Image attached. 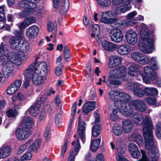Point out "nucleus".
Returning a JSON list of instances; mask_svg holds the SVG:
<instances>
[{
	"instance_id": "nucleus-1",
	"label": "nucleus",
	"mask_w": 161,
	"mask_h": 161,
	"mask_svg": "<svg viewBox=\"0 0 161 161\" xmlns=\"http://www.w3.org/2000/svg\"><path fill=\"white\" fill-rule=\"evenodd\" d=\"M47 71V64L40 62L30 65L24 71L23 75L25 80H31L34 84L38 86L36 91L38 92L42 88V85L46 79Z\"/></svg>"
},
{
	"instance_id": "nucleus-2",
	"label": "nucleus",
	"mask_w": 161,
	"mask_h": 161,
	"mask_svg": "<svg viewBox=\"0 0 161 161\" xmlns=\"http://www.w3.org/2000/svg\"><path fill=\"white\" fill-rule=\"evenodd\" d=\"M140 36L139 47L140 50L145 53H152L155 49L154 31H149L147 26L143 25L140 31Z\"/></svg>"
},
{
	"instance_id": "nucleus-3",
	"label": "nucleus",
	"mask_w": 161,
	"mask_h": 161,
	"mask_svg": "<svg viewBox=\"0 0 161 161\" xmlns=\"http://www.w3.org/2000/svg\"><path fill=\"white\" fill-rule=\"evenodd\" d=\"M18 53L12 52L8 53L7 55V59L1 58L3 64V70L4 77L7 79L8 78L10 74L12 73L14 70V65H20L23 63V61L26 60L28 57L25 55L23 56Z\"/></svg>"
},
{
	"instance_id": "nucleus-4",
	"label": "nucleus",
	"mask_w": 161,
	"mask_h": 161,
	"mask_svg": "<svg viewBox=\"0 0 161 161\" xmlns=\"http://www.w3.org/2000/svg\"><path fill=\"white\" fill-rule=\"evenodd\" d=\"M131 118L136 125H140L142 124L144 137L147 138V137L153 136V125L150 118L146 117L144 118L142 115L138 112L134 113L132 117Z\"/></svg>"
},
{
	"instance_id": "nucleus-5",
	"label": "nucleus",
	"mask_w": 161,
	"mask_h": 161,
	"mask_svg": "<svg viewBox=\"0 0 161 161\" xmlns=\"http://www.w3.org/2000/svg\"><path fill=\"white\" fill-rule=\"evenodd\" d=\"M126 68L120 66L112 70L107 78V83L114 85H121L122 82L127 80Z\"/></svg>"
},
{
	"instance_id": "nucleus-6",
	"label": "nucleus",
	"mask_w": 161,
	"mask_h": 161,
	"mask_svg": "<svg viewBox=\"0 0 161 161\" xmlns=\"http://www.w3.org/2000/svg\"><path fill=\"white\" fill-rule=\"evenodd\" d=\"M11 47L14 50L22 53H27L30 50V46L26 41L12 38L9 40Z\"/></svg>"
},
{
	"instance_id": "nucleus-7",
	"label": "nucleus",
	"mask_w": 161,
	"mask_h": 161,
	"mask_svg": "<svg viewBox=\"0 0 161 161\" xmlns=\"http://www.w3.org/2000/svg\"><path fill=\"white\" fill-rule=\"evenodd\" d=\"M128 101H123L120 104L116 102L115 106L119 109L123 115L127 117H132L134 113L132 108L127 102Z\"/></svg>"
},
{
	"instance_id": "nucleus-8",
	"label": "nucleus",
	"mask_w": 161,
	"mask_h": 161,
	"mask_svg": "<svg viewBox=\"0 0 161 161\" xmlns=\"http://www.w3.org/2000/svg\"><path fill=\"white\" fill-rule=\"evenodd\" d=\"M153 68L146 66L143 68L141 72L140 75L142 78L143 81L146 83L150 82L151 80H153L156 77V74Z\"/></svg>"
},
{
	"instance_id": "nucleus-9",
	"label": "nucleus",
	"mask_w": 161,
	"mask_h": 161,
	"mask_svg": "<svg viewBox=\"0 0 161 161\" xmlns=\"http://www.w3.org/2000/svg\"><path fill=\"white\" fill-rule=\"evenodd\" d=\"M145 142V147L146 149L148 150L147 153H146L144 150L141 149V153L142 157L141 158L142 161H148L151 153L149 154L150 150H152V147L154 145L153 141V136L147 137L146 139L144 137Z\"/></svg>"
},
{
	"instance_id": "nucleus-10",
	"label": "nucleus",
	"mask_w": 161,
	"mask_h": 161,
	"mask_svg": "<svg viewBox=\"0 0 161 161\" xmlns=\"http://www.w3.org/2000/svg\"><path fill=\"white\" fill-rule=\"evenodd\" d=\"M109 97L111 100L114 101V105L116 102L120 104L123 101L129 100L131 99V97L129 94L116 91L110 92L109 93Z\"/></svg>"
},
{
	"instance_id": "nucleus-11",
	"label": "nucleus",
	"mask_w": 161,
	"mask_h": 161,
	"mask_svg": "<svg viewBox=\"0 0 161 161\" xmlns=\"http://www.w3.org/2000/svg\"><path fill=\"white\" fill-rule=\"evenodd\" d=\"M109 34L111 40L115 43H119L123 40V34L119 28L116 27L110 30Z\"/></svg>"
},
{
	"instance_id": "nucleus-12",
	"label": "nucleus",
	"mask_w": 161,
	"mask_h": 161,
	"mask_svg": "<svg viewBox=\"0 0 161 161\" xmlns=\"http://www.w3.org/2000/svg\"><path fill=\"white\" fill-rule=\"evenodd\" d=\"M131 58L136 62L142 64H146L148 58L145 54L139 52H134L131 54Z\"/></svg>"
},
{
	"instance_id": "nucleus-13",
	"label": "nucleus",
	"mask_w": 161,
	"mask_h": 161,
	"mask_svg": "<svg viewBox=\"0 0 161 161\" xmlns=\"http://www.w3.org/2000/svg\"><path fill=\"white\" fill-rule=\"evenodd\" d=\"M125 37L127 42L130 45H134L137 42V35L133 30H129L127 31Z\"/></svg>"
},
{
	"instance_id": "nucleus-14",
	"label": "nucleus",
	"mask_w": 161,
	"mask_h": 161,
	"mask_svg": "<svg viewBox=\"0 0 161 161\" xmlns=\"http://www.w3.org/2000/svg\"><path fill=\"white\" fill-rule=\"evenodd\" d=\"M72 145L74 147V149L72 150L70 152L68 157V160L69 161L74 160L75 156L77 155L80 148L79 139L76 138L75 141L72 142Z\"/></svg>"
},
{
	"instance_id": "nucleus-15",
	"label": "nucleus",
	"mask_w": 161,
	"mask_h": 161,
	"mask_svg": "<svg viewBox=\"0 0 161 161\" xmlns=\"http://www.w3.org/2000/svg\"><path fill=\"white\" fill-rule=\"evenodd\" d=\"M122 60L121 57L116 55H111L109 57L108 66L110 68H115L121 64Z\"/></svg>"
},
{
	"instance_id": "nucleus-16",
	"label": "nucleus",
	"mask_w": 161,
	"mask_h": 161,
	"mask_svg": "<svg viewBox=\"0 0 161 161\" xmlns=\"http://www.w3.org/2000/svg\"><path fill=\"white\" fill-rule=\"evenodd\" d=\"M22 81L19 80H16L13 82L7 88L6 92L8 94L11 95L15 93L20 87Z\"/></svg>"
},
{
	"instance_id": "nucleus-17",
	"label": "nucleus",
	"mask_w": 161,
	"mask_h": 161,
	"mask_svg": "<svg viewBox=\"0 0 161 161\" xmlns=\"http://www.w3.org/2000/svg\"><path fill=\"white\" fill-rule=\"evenodd\" d=\"M85 123L81 119V115H80L79 117V124L77 131L80 139L83 143L85 141L84 131L85 130Z\"/></svg>"
},
{
	"instance_id": "nucleus-18",
	"label": "nucleus",
	"mask_w": 161,
	"mask_h": 161,
	"mask_svg": "<svg viewBox=\"0 0 161 161\" xmlns=\"http://www.w3.org/2000/svg\"><path fill=\"white\" fill-rule=\"evenodd\" d=\"M131 105L135 109L141 112H143L146 110L147 106L145 102L141 100H135L131 102Z\"/></svg>"
},
{
	"instance_id": "nucleus-19",
	"label": "nucleus",
	"mask_w": 161,
	"mask_h": 161,
	"mask_svg": "<svg viewBox=\"0 0 161 161\" xmlns=\"http://www.w3.org/2000/svg\"><path fill=\"white\" fill-rule=\"evenodd\" d=\"M125 5L120 6L116 8L115 13V16L118 14H120L124 13L126 11L130 10L131 8V6L130 5V0H127L126 2L124 3Z\"/></svg>"
},
{
	"instance_id": "nucleus-20",
	"label": "nucleus",
	"mask_w": 161,
	"mask_h": 161,
	"mask_svg": "<svg viewBox=\"0 0 161 161\" xmlns=\"http://www.w3.org/2000/svg\"><path fill=\"white\" fill-rule=\"evenodd\" d=\"M125 5L120 6L116 8L115 13V16L118 14H120L124 13L126 11L130 10L131 8V6L130 5V0H127L126 2L124 3Z\"/></svg>"
},
{
	"instance_id": "nucleus-21",
	"label": "nucleus",
	"mask_w": 161,
	"mask_h": 161,
	"mask_svg": "<svg viewBox=\"0 0 161 161\" xmlns=\"http://www.w3.org/2000/svg\"><path fill=\"white\" fill-rule=\"evenodd\" d=\"M39 32V29L36 25H32L27 29L26 35L29 39H32L37 36Z\"/></svg>"
},
{
	"instance_id": "nucleus-22",
	"label": "nucleus",
	"mask_w": 161,
	"mask_h": 161,
	"mask_svg": "<svg viewBox=\"0 0 161 161\" xmlns=\"http://www.w3.org/2000/svg\"><path fill=\"white\" fill-rule=\"evenodd\" d=\"M30 131L22 128H18L15 131L16 136L19 140H25L30 136Z\"/></svg>"
},
{
	"instance_id": "nucleus-23",
	"label": "nucleus",
	"mask_w": 161,
	"mask_h": 161,
	"mask_svg": "<svg viewBox=\"0 0 161 161\" xmlns=\"http://www.w3.org/2000/svg\"><path fill=\"white\" fill-rule=\"evenodd\" d=\"M133 124L131 120L128 119H124L122 123V127L123 131L128 133L132 130Z\"/></svg>"
},
{
	"instance_id": "nucleus-24",
	"label": "nucleus",
	"mask_w": 161,
	"mask_h": 161,
	"mask_svg": "<svg viewBox=\"0 0 161 161\" xmlns=\"http://www.w3.org/2000/svg\"><path fill=\"white\" fill-rule=\"evenodd\" d=\"M19 3V6L20 7L30 6L36 10V3L39 2L40 0H20Z\"/></svg>"
},
{
	"instance_id": "nucleus-25",
	"label": "nucleus",
	"mask_w": 161,
	"mask_h": 161,
	"mask_svg": "<svg viewBox=\"0 0 161 161\" xmlns=\"http://www.w3.org/2000/svg\"><path fill=\"white\" fill-rule=\"evenodd\" d=\"M116 49L118 53L122 55L128 54L131 50L130 47L127 44L120 45Z\"/></svg>"
},
{
	"instance_id": "nucleus-26",
	"label": "nucleus",
	"mask_w": 161,
	"mask_h": 161,
	"mask_svg": "<svg viewBox=\"0 0 161 161\" xmlns=\"http://www.w3.org/2000/svg\"><path fill=\"white\" fill-rule=\"evenodd\" d=\"M114 11H106L102 13L101 17L100 19V21L105 24H108V17L115 16Z\"/></svg>"
},
{
	"instance_id": "nucleus-27",
	"label": "nucleus",
	"mask_w": 161,
	"mask_h": 161,
	"mask_svg": "<svg viewBox=\"0 0 161 161\" xmlns=\"http://www.w3.org/2000/svg\"><path fill=\"white\" fill-rule=\"evenodd\" d=\"M95 104L94 101H88L86 103L83 107V112L87 114L94 110L95 108Z\"/></svg>"
},
{
	"instance_id": "nucleus-28",
	"label": "nucleus",
	"mask_w": 161,
	"mask_h": 161,
	"mask_svg": "<svg viewBox=\"0 0 161 161\" xmlns=\"http://www.w3.org/2000/svg\"><path fill=\"white\" fill-rule=\"evenodd\" d=\"M11 149L7 145H3L0 147V159L5 158L10 154Z\"/></svg>"
},
{
	"instance_id": "nucleus-29",
	"label": "nucleus",
	"mask_w": 161,
	"mask_h": 161,
	"mask_svg": "<svg viewBox=\"0 0 161 161\" xmlns=\"http://www.w3.org/2000/svg\"><path fill=\"white\" fill-rule=\"evenodd\" d=\"M25 8L22 12L19 13V16L21 18H26L27 16L34 13L36 9L33 8L30 6L28 7H24Z\"/></svg>"
},
{
	"instance_id": "nucleus-30",
	"label": "nucleus",
	"mask_w": 161,
	"mask_h": 161,
	"mask_svg": "<svg viewBox=\"0 0 161 161\" xmlns=\"http://www.w3.org/2000/svg\"><path fill=\"white\" fill-rule=\"evenodd\" d=\"M41 107V104L39 101L32 105L30 108L29 112L31 115L36 116L39 112V109Z\"/></svg>"
},
{
	"instance_id": "nucleus-31",
	"label": "nucleus",
	"mask_w": 161,
	"mask_h": 161,
	"mask_svg": "<svg viewBox=\"0 0 161 161\" xmlns=\"http://www.w3.org/2000/svg\"><path fill=\"white\" fill-rule=\"evenodd\" d=\"M128 73L130 76L135 77L140 75L138 66L135 64L131 65L128 68Z\"/></svg>"
},
{
	"instance_id": "nucleus-32",
	"label": "nucleus",
	"mask_w": 161,
	"mask_h": 161,
	"mask_svg": "<svg viewBox=\"0 0 161 161\" xmlns=\"http://www.w3.org/2000/svg\"><path fill=\"white\" fill-rule=\"evenodd\" d=\"M102 46L105 50L109 52H113L117 49L116 44L106 41L102 43Z\"/></svg>"
},
{
	"instance_id": "nucleus-33",
	"label": "nucleus",
	"mask_w": 161,
	"mask_h": 161,
	"mask_svg": "<svg viewBox=\"0 0 161 161\" xmlns=\"http://www.w3.org/2000/svg\"><path fill=\"white\" fill-rule=\"evenodd\" d=\"M149 153H151L148 161H158V159L159 153L157 147L153 145L152 150H150Z\"/></svg>"
},
{
	"instance_id": "nucleus-34",
	"label": "nucleus",
	"mask_w": 161,
	"mask_h": 161,
	"mask_svg": "<svg viewBox=\"0 0 161 161\" xmlns=\"http://www.w3.org/2000/svg\"><path fill=\"white\" fill-rule=\"evenodd\" d=\"M145 88H143L138 84L135 86V89L133 93L134 95L138 97H142L145 95Z\"/></svg>"
},
{
	"instance_id": "nucleus-35",
	"label": "nucleus",
	"mask_w": 161,
	"mask_h": 161,
	"mask_svg": "<svg viewBox=\"0 0 161 161\" xmlns=\"http://www.w3.org/2000/svg\"><path fill=\"white\" fill-rule=\"evenodd\" d=\"M131 138L134 142H136L140 146H142L144 144L143 139L139 134L133 132L131 135Z\"/></svg>"
},
{
	"instance_id": "nucleus-36",
	"label": "nucleus",
	"mask_w": 161,
	"mask_h": 161,
	"mask_svg": "<svg viewBox=\"0 0 161 161\" xmlns=\"http://www.w3.org/2000/svg\"><path fill=\"white\" fill-rule=\"evenodd\" d=\"M35 124L33 119L31 117L25 118L22 122V126L27 129L31 128Z\"/></svg>"
},
{
	"instance_id": "nucleus-37",
	"label": "nucleus",
	"mask_w": 161,
	"mask_h": 161,
	"mask_svg": "<svg viewBox=\"0 0 161 161\" xmlns=\"http://www.w3.org/2000/svg\"><path fill=\"white\" fill-rule=\"evenodd\" d=\"M5 9V6L4 5L0 6V29H3L4 26V22L5 20V15L4 11Z\"/></svg>"
},
{
	"instance_id": "nucleus-38",
	"label": "nucleus",
	"mask_w": 161,
	"mask_h": 161,
	"mask_svg": "<svg viewBox=\"0 0 161 161\" xmlns=\"http://www.w3.org/2000/svg\"><path fill=\"white\" fill-rule=\"evenodd\" d=\"M145 92V95L147 96H156L158 93V90L153 87H146Z\"/></svg>"
},
{
	"instance_id": "nucleus-39",
	"label": "nucleus",
	"mask_w": 161,
	"mask_h": 161,
	"mask_svg": "<svg viewBox=\"0 0 161 161\" xmlns=\"http://www.w3.org/2000/svg\"><path fill=\"white\" fill-rule=\"evenodd\" d=\"M60 5L61 12L63 13H66L69 9V0H61Z\"/></svg>"
},
{
	"instance_id": "nucleus-40",
	"label": "nucleus",
	"mask_w": 161,
	"mask_h": 161,
	"mask_svg": "<svg viewBox=\"0 0 161 161\" xmlns=\"http://www.w3.org/2000/svg\"><path fill=\"white\" fill-rule=\"evenodd\" d=\"M41 143V141L39 139L36 141L29 147L30 150L36 152L39 149Z\"/></svg>"
},
{
	"instance_id": "nucleus-41",
	"label": "nucleus",
	"mask_w": 161,
	"mask_h": 161,
	"mask_svg": "<svg viewBox=\"0 0 161 161\" xmlns=\"http://www.w3.org/2000/svg\"><path fill=\"white\" fill-rule=\"evenodd\" d=\"M100 141V139L93 140L92 141L90 147L92 151L95 152L98 150Z\"/></svg>"
},
{
	"instance_id": "nucleus-42",
	"label": "nucleus",
	"mask_w": 161,
	"mask_h": 161,
	"mask_svg": "<svg viewBox=\"0 0 161 161\" xmlns=\"http://www.w3.org/2000/svg\"><path fill=\"white\" fill-rule=\"evenodd\" d=\"M64 56L67 62L70 61L71 57L70 51L66 46H65L64 48Z\"/></svg>"
},
{
	"instance_id": "nucleus-43",
	"label": "nucleus",
	"mask_w": 161,
	"mask_h": 161,
	"mask_svg": "<svg viewBox=\"0 0 161 161\" xmlns=\"http://www.w3.org/2000/svg\"><path fill=\"white\" fill-rule=\"evenodd\" d=\"M157 59L156 57H153L149 61V64L152 65L153 68L154 70H158L159 68V66L157 62Z\"/></svg>"
},
{
	"instance_id": "nucleus-44",
	"label": "nucleus",
	"mask_w": 161,
	"mask_h": 161,
	"mask_svg": "<svg viewBox=\"0 0 161 161\" xmlns=\"http://www.w3.org/2000/svg\"><path fill=\"white\" fill-rule=\"evenodd\" d=\"M101 126L97 124L94 126L92 129V135L93 137H97L100 134Z\"/></svg>"
},
{
	"instance_id": "nucleus-45",
	"label": "nucleus",
	"mask_w": 161,
	"mask_h": 161,
	"mask_svg": "<svg viewBox=\"0 0 161 161\" xmlns=\"http://www.w3.org/2000/svg\"><path fill=\"white\" fill-rule=\"evenodd\" d=\"M113 131L115 135L117 136L121 135L123 131L122 127L120 125H117L114 126Z\"/></svg>"
},
{
	"instance_id": "nucleus-46",
	"label": "nucleus",
	"mask_w": 161,
	"mask_h": 161,
	"mask_svg": "<svg viewBox=\"0 0 161 161\" xmlns=\"http://www.w3.org/2000/svg\"><path fill=\"white\" fill-rule=\"evenodd\" d=\"M117 151L119 153H122L124 152L123 145L122 142L119 140L117 141L115 144Z\"/></svg>"
},
{
	"instance_id": "nucleus-47",
	"label": "nucleus",
	"mask_w": 161,
	"mask_h": 161,
	"mask_svg": "<svg viewBox=\"0 0 161 161\" xmlns=\"http://www.w3.org/2000/svg\"><path fill=\"white\" fill-rule=\"evenodd\" d=\"M137 22L136 21H135L134 19L131 20H124L121 22V25L125 27L127 26L132 25L136 23Z\"/></svg>"
},
{
	"instance_id": "nucleus-48",
	"label": "nucleus",
	"mask_w": 161,
	"mask_h": 161,
	"mask_svg": "<svg viewBox=\"0 0 161 161\" xmlns=\"http://www.w3.org/2000/svg\"><path fill=\"white\" fill-rule=\"evenodd\" d=\"M17 111L13 107H12V109L8 111L6 113L7 115L9 117H15L17 115Z\"/></svg>"
},
{
	"instance_id": "nucleus-49",
	"label": "nucleus",
	"mask_w": 161,
	"mask_h": 161,
	"mask_svg": "<svg viewBox=\"0 0 161 161\" xmlns=\"http://www.w3.org/2000/svg\"><path fill=\"white\" fill-rule=\"evenodd\" d=\"M8 51L7 45L2 42L0 46V57L4 56Z\"/></svg>"
},
{
	"instance_id": "nucleus-50",
	"label": "nucleus",
	"mask_w": 161,
	"mask_h": 161,
	"mask_svg": "<svg viewBox=\"0 0 161 161\" xmlns=\"http://www.w3.org/2000/svg\"><path fill=\"white\" fill-rule=\"evenodd\" d=\"M97 3L102 7H107L109 6L110 3V0H96Z\"/></svg>"
},
{
	"instance_id": "nucleus-51",
	"label": "nucleus",
	"mask_w": 161,
	"mask_h": 161,
	"mask_svg": "<svg viewBox=\"0 0 161 161\" xmlns=\"http://www.w3.org/2000/svg\"><path fill=\"white\" fill-rule=\"evenodd\" d=\"M156 134L157 137L161 139V123L158 122L156 125Z\"/></svg>"
},
{
	"instance_id": "nucleus-52",
	"label": "nucleus",
	"mask_w": 161,
	"mask_h": 161,
	"mask_svg": "<svg viewBox=\"0 0 161 161\" xmlns=\"http://www.w3.org/2000/svg\"><path fill=\"white\" fill-rule=\"evenodd\" d=\"M118 110L116 109H114L112 110V113L110 117V119L113 121H115L119 118L118 115Z\"/></svg>"
},
{
	"instance_id": "nucleus-53",
	"label": "nucleus",
	"mask_w": 161,
	"mask_h": 161,
	"mask_svg": "<svg viewBox=\"0 0 161 161\" xmlns=\"http://www.w3.org/2000/svg\"><path fill=\"white\" fill-rule=\"evenodd\" d=\"M12 99L14 105L13 108L16 110L18 109H19L21 105V103H19L17 99H15V97H12Z\"/></svg>"
},
{
	"instance_id": "nucleus-54",
	"label": "nucleus",
	"mask_w": 161,
	"mask_h": 161,
	"mask_svg": "<svg viewBox=\"0 0 161 161\" xmlns=\"http://www.w3.org/2000/svg\"><path fill=\"white\" fill-rule=\"evenodd\" d=\"M137 84V83L128 81L125 83V87L129 90H132L133 92L135 89V86Z\"/></svg>"
},
{
	"instance_id": "nucleus-55",
	"label": "nucleus",
	"mask_w": 161,
	"mask_h": 161,
	"mask_svg": "<svg viewBox=\"0 0 161 161\" xmlns=\"http://www.w3.org/2000/svg\"><path fill=\"white\" fill-rule=\"evenodd\" d=\"M145 100L146 103H148L149 105H153L155 104L156 102V98L155 97H148L145 99Z\"/></svg>"
},
{
	"instance_id": "nucleus-56",
	"label": "nucleus",
	"mask_w": 161,
	"mask_h": 161,
	"mask_svg": "<svg viewBox=\"0 0 161 161\" xmlns=\"http://www.w3.org/2000/svg\"><path fill=\"white\" fill-rule=\"evenodd\" d=\"M63 67L62 65L60 64L55 68V72L57 76H59L62 74V68Z\"/></svg>"
},
{
	"instance_id": "nucleus-57",
	"label": "nucleus",
	"mask_w": 161,
	"mask_h": 161,
	"mask_svg": "<svg viewBox=\"0 0 161 161\" xmlns=\"http://www.w3.org/2000/svg\"><path fill=\"white\" fill-rule=\"evenodd\" d=\"M32 157V155L31 153L28 152L26 153L22 156L20 158L21 161H24L25 160H29L31 159Z\"/></svg>"
},
{
	"instance_id": "nucleus-58",
	"label": "nucleus",
	"mask_w": 161,
	"mask_h": 161,
	"mask_svg": "<svg viewBox=\"0 0 161 161\" xmlns=\"http://www.w3.org/2000/svg\"><path fill=\"white\" fill-rule=\"evenodd\" d=\"M68 143V140L66 139L65 142L62 148L61 155L62 157H63L65 154V153L66 151L67 147V145Z\"/></svg>"
},
{
	"instance_id": "nucleus-59",
	"label": "nucleus",
	"mask_w": 161,
	"mask_h": 161,
	"mask_svg": "<svg viewBox=\"0 0 161 161\" xmlns=\"http://www.w3.org/2000/svg\"><path fill=\"white\" fill-rule=\"evenodd\" d=\"M138 149L137 147L134 143L131 142L129 144L128 146V149L130 153Z\"/></svg>"
},
{
	"instance_id": "nucleus-60",
	"label": "nucleus",
	"mask_w": 161,
	"mask_h": 161,
	"mask_svg": "<svg viewBox=\"0 0 161 161\" xmlns=\"http://www.w3.org/2000/svg\"><path fill=\"white\" fill-rule=\"evenodd\" d=\"M55 25H57L56 23H53L50 21L48 22L47 24V30L48 31L51 32L53 30L54 31Z\"/></svg>"
},
{
	"instance_id": "nucleus-61",
	"label": "nucleus",
	"mask_w": 161,
	"mask_h": 161,
	"mask_svg": "<svg viewBox=\"0 0 161 161\" xmlns=\"http://www.w3.org/2000/svg\"><path fill=\"white\" fill-rule=\"evenodd\" d=\"M24 20L27 23L28 25H29L31 24L34 23L36 22V19L33 17H26Z\"/></svg>"
},
{
	"instance_id": "nucleus-62",
	"label": "nucleus",
	"mask_w": 161,
	"mask_h": 161,
	"mask_svg": "<svg viewBox=\"0 0 161 161\" xmlns=\"http://www.w3.org/2000/svg\"><path fill=\"white\" fill-rule=\"evenodd\" d=\"M131 156L134 158H137L140 157V153L138 149L130 153Z\"/></svg>"
},
{
	"instance_id": "nucleus-63",
	"label": "nucleus",
	"mask_w": 161,
	"mask_h": 161,
	"mask_svg": "<svg viewBox=\"0 0 161 161\" xmlns=\"http://www.w3.org/2000/svg\"><path fill=\"white\" fill-rule=\"evenodd\" d=\"M27 146L25 144H23L20 147L18 150L17 153L20 154L23 153L27 148Z\"/></svg>"
},
{
	"instance_id": "nucleus-64",
	"label": "nucleus",
	"mask_w": 161,
	"mask_h": 161,
	"mask_svg": "<svg viewBox=\"0 0 161 161\" xmlns=\"http://www.w3.org/2000/svg\"><path fill=\"white\" fill-rule=\"evenodd\" d=\"M117 161H128V160L122 155L118 154L116 157Z\"/></svg>"
}]
</instances>
